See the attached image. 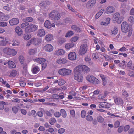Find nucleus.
<instances>
[{
	"mask_svg": "<svg viewBox=\"0 0 134 134\" xmlns=\"http://www.w3.org/2000/svg\"><path fill=\"white\" fill-rule=\"evenodd\" d=\"M19 59L20 63L23 64L24 63V57L23 56H20L19 57Z\"/></svg>",
	"mask_w": 134,
	"mask_h": 134,
	"instance_id": "3c124183",
	"label": "nucleus"
},
{
	"mask_svg": "<svg viewBox=\"0 0 134 134\" xmlns=\"http://www.w3.org/2000/svg\"><path fill=\"white\" fill-rule=\"evenodd\" d=\"M44 25L45 27L48 29H50L51 27H54L55 26L54 23H51L50 21L48 20H47L45 21L44 23Z\"/></svg>",
	"mask_w": 134,
	"mask_h": 134,
	"instance_id": "9b49d317",
	"label": "nucleus"
},
{
	"mask_svg": "<svg viewBox=\"0 0 134 134\" xmlns=\"http://www.w3.org/2000/svg\"><path fill=\"white\" fill-rule=\"evenodd\" d=\"M120 14L118 13H116L113 15V21H116L118 24H120L122 21L121 19L120 18Z\"/></svg>",
	"mask_w": 134,
	"mask_h": 134,
	"instance_id": "1a4fd4ad",
	"label": "nucleus"
},
{
	"mask_svg": "<svg viewBox=\"0 0 134 134\" xmlns=\"http://www.w3.org/2000/svg\"><path fill=\"white\" fill-rule=\"evenodd\" d=\"M72 71L65 68L60 69L58 71V73L60 75L65 76L70 75L71 74Z\"/></svg>",
	"mask_w": 134,
	"mask_h": 134,
	"instance_id": "7ed1b4c3",
	"label": "nucleus"
},
{
	"mask_svg": "<svg viewBox=\"0 0 134 134\" xmlns=\"http://www.w3.org/2000/svg\"><path fill=\"white\" fill-rule=\"evenodd\" d=\"M91 59L88 56H86L85 57V61L87 62L89 64L91 65L93 64V63L91 62Z\"/></svg>",
	"mask_w": 134,
	"mask_h": 134,
	"instance_id": "2f4dec72",
	"label": "nucleus"
},
{
	"mask_svg": "<svg viewBox=\"0 0 134 134\" xmlns=\"http://www.w3.org/2000/svg\"><path fill=\"white\" fill-rule=\"evenodd\" d=\"M129 134H134V129L131 128L128 131Z\"/></svg>",
	"mask_w": 134,
	"mask_h": 134,
	"instance_id": "4d7b16f0",
	"label": "nucleus"
},
{
	"mask_svg": "<svg viewBox=\"0 0 134 134\" xmlns=\"http://www.w3.org/2000/svg\"><path fill=\"white\" fill-rule=\"evenodd\" d=\"M113 98L114 102L116 105L122 106L123 104V101L122 99L120 97L114 96Z\"/></svg>",
	"mask_w": 134,
	"mask_h": 134,
	"instance_id": "6e6552de",
	"label": "nucleus"
},
{
	"mask_svg": "<svg viewBox=\"0 0 134 134\" xmlns=\"http://www.w3.org/2000/svg\"><path fill=\"white\" fill-rule=\"evenodd\" d=\"M49 16L50 19L53 20H58L60 18V15L57 12L54 10L50 13Z\"/></svg>",
	"mask_w": 134,
	"mask_h": 134,
	"instance_id": "f03ea898",
	"label": "nucleus"
},
{
	"mask_svg": "<svg viewBox=\"0 0 134 134\" xmlns=\"http://www.w3.org/2000/svg\"><path fill=\"white\" fill-rule=\"evenodd\" d=\"M71 115L72 117H74L75 116V112L74 110H71L70 112Z\"/></svg>",
	"mask_w": 134,
	"mask_h": 134,
	"instance_id": "0e129e2a",
	"label": "nucleus"
},
{
	"mask_svg": "<svg viewBox=\"0 0 134 134\" xmlns=\"http://www.w3.org/2000/svg\"><path fill=\"white\" fill-rule=\"evenodd\" d=\"M130 126L129 125H126L125 126L123 129L124 131L125 132L127 131L130 128Z\"/></svg>",
	"mask_w": 134,
	"mask_h": 134,
	"instance_id": "13d9d810",
	"label": "nucleus"
},
{
	"mask_svg": "<svg viewBox=\"0 0 134 134\" xmlns=\"http://www.w3.org/2000/svg\"><path fill=\"white\" fill-rule=\"evenodd\" d=\"M106 96V95H102V94H100L98 96V98L99 99H103Z\"/></svg>",
	"mask_w": 134,
	"mask_h": 134,
	"instance_id": "052dcab7",
	"label": "nucleus"
},
{
	"mask_svg": "<svg viewBox=\"0 0 134 134\" xmlns=\"http://www.w3.org/2000/svg\"><path fill=\"white\" fill-rule=\"evenodd\" d=\"M65 83V81L63 79H59L58 85H62Z\"/></svg>",
	"mask_w": 134,
	"mask_h": 134,
	"instance_id": "09e8293b",
	"label": "nucleus"
},
{
	"mask_svg": "<svg viewBox=\"0 0 134 134\" xmlns=\"http://www.w3.org/2000/svg\"><path fill=\"white\" fill-rule=\"evenodd\" d=\"M97 120L98 121L99 123H103L104 120V118L100 116L97 117Z\"/></svg>",
	"mask_w": 134,
	"mask_h": 134,
	"instance_id": "c9c22d12",
	"label": "nucleus"
},
{
	"mask_svg": "<svg viewBox=\"0 0 134 134\" xmlns=\"http://www.w3.org/2000/svg\"><path fill=\"white\" fill-rule=\"evenodd\" d=\"M74 34L73 32L72 31H68L66 34L65 35V37H70Z\"/></svg>",
	"mask_w": 134,
	"mask_h": 134,
	"instance_id": "f704fd0d",
	"label": "nucleus"
},
{
	"mask_svg": "<svg viewBox=\"0 0 134 134\" xmlns=\"http://www.w3.org/2000/svg\"><path fill=\"white\" fill-rule=\"evenodd\" d=\"M61 115L64 118H65L66 117V113L65 110L64 109H61L60 110Z\"/></svg>",
	"mask_w": 134,
	"mask_h": 134,
	"instance_id": "cd10ccee",
	"label": "nucleus"
},
{
	"mask_svg": "<svg viewBox=\"0 0 134 134\" xmlns=\"http://www.w3.org/2000/svg\"><path fill=\"white\" fill-rule=\"evenodd\" d=\"M55 116L56 117L58 118L61 116L60 112H56L54 113Z\"/></svg>",
	"mask_w": 134,
	"mask_h": 134,
	"instance_id": "338daca9",
	"label": "nucleus"
},
{
	"mask_svg": "<svg viewBox=\"0 0 134 134\" xmlns=\"http://www.w3.org/2000/svg\"><path fill=\"white\" fill-rule=\"evenodd\" d=\"M110 19L109 18H107L106 19V20L105 22H102V23H103V24L101 23V24H103V25H106L110 23Z\"/></svg>",
	"mask_w": 134,
	"mask_h": 134,
	"instance_id": "72a5a7b5",
	"label": "nucleus"
},
{
	"mask_svg": "<svg viewBox=\"0 0 134 134\" xmlns=\"http://www.w3.org/2000/svg\"><path fill=\"white\" fill-rule=\"evenodd\" d=\"M38 26L37 25H31L27 27L25 30V31L31 32L35 31L36 30Z\"/></svg>",
	"mask_w": 134,
	"mask_h": 134,
	"instance_id": "0eeeda50",
	"label": "nucleus"
},
{
	"mask_svg": "<svg viewBox=\"0 0 134 134\" xmlns=\"http://www.w3.org/2000/svg\"><path fill=\"white\" fill-rule=\"evenodd\" d=\"M71 21V19L68 18H66L64 20V21L66 23H68L69 22H70Z\"/></svg>",
	"mask_w": 134,
	"mask_h": 134,
	"instance_id": "69168bd1",
	"label": "nucleus"
},
{
	"mask_svg": "<svg viewBox=\"0 0 134 134\" xmlns=\"http://www.w3.org/2000/svg\"><path fill=\"white\" fill-rule=\"evenodd\" d=\"M29 25V23L27 22L23 23L21 25V27L22 28L24 29L26 26Z\"/></svg>",
	"mask_w": 134,
	"mask_h": 134,
	"instance_id": "37998d69",
	"label": "nucleus"
},
{
	"mask_svg": "<svg viewBox=\"0 0 134 134\" xmlns=\"http://www.w3.org/2000/svg\"><path fill=\"white\" fill-rule=\"evenodd\" d=\"M86 115V112L84 110H82L81 112V116L83 118H84Z\"/></svg>",
	"mask_w": 134,
	"mask_h": 134,
	"instance_id": "864d4df0",
	"label": "nucleus"
},
{
	"mask_svg": "<svg viewBox=\"0 0 134 134\" xmlns=\"http://www.w3.org/2000/svg\"><path fill=\"white\" fill-rule=\"evenodd\" d=\"M78 39V37L77 36H75L73 37L71 40V41L72 42H76L77 41Z\"/></svg>",
	"mask_w": 134,
	"mask_h": 134,
	"instance_id": "5fc2aeb1",
	"label": "nucleus"
},
{
	"mask_svg": "<svg viewBox=\"0 0 134 134\" xmlns=\"http://www.w3.org/2000/svg\"><path fill=\"white\" fill-rule=\"evenodd\" d=\"M11 101L13 102H18L19 103L20 102V101L19 99L18 98H13V99Z\"/></svg>",
	"mask_w": 134,
	"mask_h": 134,
	"instance_id": "774afa93",
	"label": "nucleus"
},
{
	"mask_svg": "<svg viewBox=\"0 0 134 134\" xmlns=\"http://www.w3.org/2000/svg\"><path fill=\"white\" fill-rule=\"evenodd\" d=\"M65 131V129L63 128L59 129L58 130V132L59 133L62 134Z\"/></svg>",
	"mask_w": 134,
	"mask_h": 134,
	"instance_id": "6e6d98bb",
	"label": "nucleus"
},
{
	"mask_svg": "<svg viewBox=\"0 0 134 134\" xmlns=\"http://www.w3.org/2000/svg\"><path fill=\"white\" fill-rule=\"evenodd\" d=\"M65 52L62 49H59L56 51L55 52V54L57 55H63L64 54Z\"/></svg>",
	"mask_w": 134,
	"mask_h": 134,
	"instance_id": "412c9836",
	"label": "nucleus"
},
{
	"mask_svg": "<svg viewBox=\"0 0 134 134\" xmlns=\"http://www.w3.org/2000/svg\"><path fill=\"white\" fill-rule=\"evenodd\" d=\"M56 122V120L54 118H52L49 120V123L50 124L52 125H53L54 123Z\"/></svg>",
	"mask_w": 134,
	"mask_h": 134,
	"instance_id": "a19ab883",
	"label": "nucleus"
},
{
	"mask_svg": "<svg viewBox=\"0 0 134 134\" xmlns=\"http://www.w3.org/2000/svg\"><path fill=\"white\" fill-rule=\"evenodd\" d=\"M92 83L94 84H98L99 83V81L98 79L94 77L93 82Z\"/></svg>",
	"mask_w": 134,
	"mask_h": 134,
	"instance_id": "49530a36",
	"label": "nucleus"
},
{
	"mask_svg": "<svg viewBox=\"0 0 134 134\" xmlns=\"http://www.w3.org/2000/svg\"><path fill=\"white\" fill-rule=\"evenodd\" d=\"M9 18V16L8 15H5L4 14L2 17H0V21H5L8 20Z\"/></svg>",
	"mask_w": 134,
	"mask_h": 134,
	"instance_id": "b1692460",
	"label": "nucleus"
},
{
	"mask_svg": "<svg viewBox=\"0 0 134 134\" xmlns=\"http://www.w3.org/2000/svg\"><path fill=\"white\" fill-rule=\"evenodd\" d=\"M74 79L79 82H82L83 80V77L81 74V73L75 68L74 70Z\"/></svg>",
	"mask_w": 134,
	"mask_h": 134,
	"instance_id": "f257e3e1",
	"label": "nucleus"
},
{
	"mask_svg": "<svg viewBox=\"0 0 134 134\" xmlns=\"http://www.w3.org/2000/svg\"><path fill=\"white\" fill-rule=\"evenodd\" d=\"M96 2V0H90L86 4V7L89 8L94 5Z\"/></svg>",
	"mask_w": 134,
	"mask_h": 134,
	"instance_id": "4468645a",
	"label": "nucleus"
},
{
	"mask_svg": "<svg viewBox=\"0 0 134 134\" xmlns=\"http://www.w3.org/2000/svg\"><path fill=\"white\" fill-rule=\"evenodd\" d=\"M43 49L46 51L49 52L52 51L53 49L52 46L50 44H47L44 46Z\"/></svg>",
	"mask_w": 134,
	"mask_h": 134,
	"instance_id": "2eb2a0df",
	"label": "nucleus"
},
{
	"mask_svg": "<svg viewBox=\"0 0 134 134\" xmlns=\"http://www.w3.org/2000/svg\"><path fill=\"white\" fill-rule=\"evenodd\" d=\"M9 67L10 68H15L16 67L15 63L13 61H8V62Z\"/></svg>",
	"mask_w": 134,
	"mask_h": 134,
	"instance_id": "393cba45",
	"label": "nucleus"
},
{
	"mask_svg": "<svg viewBox=\"0 0 134 134\" xmlns=\"http://www.w3.org/2000/svg\"><path fill=\"white\" fill-rule=\"evenodd\" d=\"M10 24L12 26L17 25L19 23V20L17 18H13L9 21Z\"/></svg>",
	"mask_w": 134,
	"mask_h": 134,
	"instance_id": "ddd939ff",
	"label": "nucleus"
},
{
	"mask_svg": "<svg viewBox=\"0 0 134 134\" xmlns=\"http://www.w3.org/2000/svg\"><path fill=\"white\" fill-rule=\"evenodd\" d=\"M16 71L15 70L12 71L10 74V76L11 77H14L16 74Z\"/></svg>",
	"mask_w": 134,
	"mask_h": 134,
	"instance_id": "ea45409f",
	"label": "nucleus"
},
{
	"mask_svg": "<svg viewBox=\"0 0 134 134\" xmlns=\"http://www.w3.org/2000/svg\"><path fill=\"white\" fill-rule=\"evenodd\" d=\"M13 112L15 114H16L18 112V109L15 106H14L12 108Z\"/></svg>",
	"mask_w": 134,
	"mask_h": 134,
	"instance_id": "8fccbe9b",
	"label": "nucleus"
},
{
	"mask_svg": "<svg viewBox=\"0 0 134 134\" xmlns=\"http://www.w3.org/2000/svg\"><path fill=\"white\" fill-rule=\"evenodd\" d=\"M35 51L34 49H30L29 50V53L30 55H33L35 54Z\"/></svg>",
	"mask_w": 134,
	"mask_h": 134,
	"instance_id": "c03bdc74",
	"label": "nucleus"
},
{
	"mask_svg": "<svg viewBox=\"0 0 134 134\" xmlns=\"http://www.w3.org/2000/svg\"><path fill=\"white\" fill-rule=\"evenodd\" d=\"M120 122L118 121H116L114 124V127L115 128H117L120 126Z\"/></svg>",
	"mask_w": 134,
	"mask_h": 134,
	"instance_id": "de8ad7c7",
	"label": "nucleus"
},
{
	"mask_svg": "<svg viewBox=\"0 0 134 134\" xmlns=\"http://www.w3.org/2000/svg\"><path fill=\"white\" fill-rule=\"evenodd\" d=\"M104 9H102L100 10L99 12L97 13L95 16V18L96 19H98L102 14L104 11Z\"/></svg>",
	"mask_w": 134,
	"mask_h": 134,
	"instance_id": "bb28decb",
	"label": "nucleus"
},
{
	"mask_svg": "<svg viewBox=\"0 0 134 134\" xmlns=\"http://www.w3.org/2000/svg\"><path fill=\"white\" fill-rule=\"evenodd\" d=\"M53 38V36L52 34H48L45 36V40L49 42L51 41Z\"/></svg>",
	"mask_w": 134,
	"mask_h": 134,
	"instance_id": "aec40b11",
	"label": "nucleus"
},
{
	"mask_svg": "<svg viewBox=\"0 0 134 134\" xmlns=\"http://www.w3.org/2000/svg\"><path fill=\"white\" fill-rule=\"evenodd\" d=\"M3 51L5 54L12 55H14L17 53L15 49H10L8 48H4Z\"/></svg>",
	"mask_w": 134,
	"mask_h": 134,
	"instance_id": "423d86ee",
	"label": "nucleus"
},
{
	"mask_svg": "<svg viewBox=\"0 0 134 134\" xmlns=\"http://www.w3.org/2000/svg\"><path fill=\"white\" fill-rule=\"evenodd\" d=\"M57 62L58 64L65 63H66L67 60L64 58L59 59H57Z\"/></svg>",
	"mask_w": 134,
	"mask_h": 134,
	"instance_id": "a878e982",
	"label": "nucleus"
},
{
	"mask_svg": "<svg viewBox=\"0 0 134 134\" xmlns=\"http://www.w3.org/2000/svg\"><path fill=\"white\" fill-rule=\"evenodd\" d=\"M128 21L129 23H133L134 22V18L132 16H131L129 17Z\"/></svg>",
	"mask_w": 134,
	"mask_h": 134,
	"instance_id": "e433bc0d",
	"label": "nucleus"
},
{
	"mask_svg": "<svg viewBox=\"0 0 134 134\" xmlns=\"http://www.w3.org/2000/svg\"><path fill=\"white\" fill-rule=\"evenodd\" d=\"M68 59L71 60H75L76 58V55L74 52H70L68 55Z\"/></svg>",
	"mask_w": 134,
	"mask_h": 134,
	"instance_id": "f8f14e48",
	"label": "nucleus"
},
{
	"mask_svg": "<svg viewBox=\"0 0 134 134\" xmlns=\"http://www.w3.org/2000/svg\"><path fill=\"white\" fill-rule=\"evenodd\" d=\"M9 4H7L5 6L3 7V9L8 12L10 11L11 10V8L9 7Z\"/></svg>",
	"mask_w": 134,
	"mask_h": 134,
	"instance_id": "58836bf2",
	"label": "nucleus"
},
{
	"mask_svg": "<svg viewBox=\"0 0 134 134\" xmlns=\"http://www.w3.org/2000/svg\"><path fill=\"white\" fill-rule=\"evenodd\" d=\"M75 68L81 73H82V72L84 73H87L90 70V69L88 67L83 65L80 66H77Z\"/></svg>",
	"mask_w": 134,
	"mask_h": 134,
	"instance_id": "20e7f679",
	"label": "nucleus"
},
{
	"mask_svg": "<svg viewBox=\"0 0 134 134\" xmlns=\"http://www.w3.org/2000/svg\"><path fill=\"white\" fill-rule=\"evenodd\" d=\"M123 130V126H119L118 128L117 131L119 133H121L122 132Z\"/></svg>",
	"mask_w": 134,
	"mask_h": 134,
	"instance_id": "603ef678",
	"label": "nucleus"
},
{
	"mask_svg": "<svg viewBox=\"0 0 134 134\" xmlns=\"http://www.w3.org/2000/svg\"><path fill=\"white\" fill-rule=\"evenodd\" d=\"M45 32L44 30L42 29H39L37 32V35L40 37H42L45 35Z\"/></svg>",
	"mask_w": 134,
	"mask_h": 134,
	"instance_id": "f3484780",
	"label": "nucleus"
},
{
	"mask_svg": "<svg viewBox=\"0 0 134 134\" xmlns=\"http://www.w3.org/2000/svg\"><path fill=\"white\" fill-rule=\"evenodd\" d=\"M34 9L33 8H29L28 11V12L31 14L34 13Z\"/></svg>",
	"mask_w": 134,
	"mask_h": 134,
	"instance_id": "e2e57ef3",
	"label": "nucleus"
},
{
	"mask_svg": "<svg viewBox=\"0 0 134 134\" xmlns=\"http://www.w3.org/2000/svg\"><path fill=\"white\" fill-rule=\"evenodd\" d=\"M16 33L18 35L20 36L23 34V32L19 26H17L15 29Z\"/></svg>",
	"mask_w": 134,
	"mask_h": 134,
	"instance_id": "a211bd4d",
	"label": "nucleus"
},
{
	"mask_svg": "<svg viewBox=\"0 0 134 134\" xmlns=\"http://www.w3.org/2000/svg\"><path fill=\"white\" fill-rule=\"evenodd\" d=\"M118 29L116 27H115L113 30L111 31V33L113 35H115L118 32Z\"/></svg>",
	"mask_w": 134,
	"mask_h": 134,
	"instance_id": "4c0bfd02",
	"label": "nucleus"
},
{
	"mask_svg": "<svg viewBox=\"0 0 134 134\" xmlns=\"http://www.w3.org/2000/svg\"><path fill=\"white\" fill-rule=\"evenodd\" d=\"M47 63H43L42 64V70H44L47 66Z\"/></svg>",
	"mask_w": 134,
	"mask_h": 134,
	"instance_id": "680f3d73",
	"label": "nucleus"
},
{
	"mask_svg": "<svg viewBox=\"0 0 134 134\" xmlns=\"http://www.w3.org/2000/svg\"><path fill=\"white\" fill-rule=\"evenodd\" d=\"M46 61L45 59L42 58H38L36 60L37 62L40 64Z\"/></svg>",
	"mask_w": 134,
	"mask_h": 134,
	"instance_id": "473e14b6",
	"label": "nucleus"
},
{
	"mask_svg": "<svg viewBox=\"0 0 134 134\" xmlns=\"http://www.w3.org/2000/svg\"><path fill=\"white\" fill-rule=\"evenodd\" d=\"M129 25L126 22H123L121 25L122 31L124 33H126L129 31Z\"/></svg>",
	"mask_w": 134,
	"mask_h": 134,
	"instance_id": "9d476101",
	"label": "nucleus"
},
{
	"mask_svg": "<svg viewBox=\"0 0 134 134\" xmlns=\"http://www.w3.org/2000/svg\"><path fill=\"white\" fill-rule=\"evenodd\" d=\"M71 29L74 30L75 31L78 32H80L81 31L80 28L75 25H73L71 27Z\"/></svg>",
	"mask_w": 134,
	"mask_h": 134,
	"instance_id": "4be33fe9",
	"label": "nucleus"
},
{
	"mask_svg": "<svg viewBox=\"0 0 134 134\" xmlns=\"http://www.w3.org/2000/svg\"><path fill=\"white\" fill-rule=\"evenodd\" d=\"M94 77L93 76L90 75H88L86 77V79L88 81L92 83L93 81V79L94 78Z\"/></svg>",
	"mask_w": 134,
	"mask_h": 134,
	"instance_id": "c85d7f7f",
	"label": "nucleus"
},
{
	"mask_svg": "<svg viewBox=\"0 0 134 134\" xmlns=\"http://www.w3.org/2000/svg\"><path fill=\"white\" fill-rule=\"evenodd\" d=\"M132 63L131 60H130L127 63L126 66L127 67L129 68L130 69H132V68L131 66L132 65Z\"/></svg>",
	"mask_w": 134,
	"mask_h": 134,
	"instance_id": "79ce46f5",
	"label": "nucleus"
},
{
	"mask_svg": "<svg viewBox=\"0 0 134 134\" xmlns=\"http://www.w3.org/2000/svg\"><path fill=\"white\" fill-rule=\"evenodd\" d=\"M74 46V44L73 43H68L66 44L65 46L66 48L69 49L70 48L73 47Z\"/></svg>",
	"mask_w": 134,
	"mask_h": 134,
	"instance_id": "7c9ffc66",
	"label": "nucleus"
},
{
	"mask_svg": "<svg viewBox=\"0 0 134 134\" xmlns=\"http://www.w3.org/2000/svg\"><path fill=\"white\" fill-rule=\"evenodd\" d=\"M114 10V8L112 6H110L107 7L105 13L107 14L113 13Z\"/></svg>",
	"mask_w": 134,
	"mask_h": 134,
	"instance_id": "6ab92c4d",
	"label": "nucleus"
},
{
	"mask_svg": "<svg viewBox=\"0 0 134 134\" xmlns=\"http://www.w3.org/2000/svg\"><path fill=\"white\" fill-rule=\"evenodd\" d=\"M93 117L91 116L87 115L86 117V119L88 121L91 122L93 120Z\"/></svg>",
	"mask_w": 134,
	"mask_h": 134,
	"instance_id": "a18cd8bd",
	"label": "nucleus"
},
{
	"mask_svg": "<svg viewBox=\"0 0 134 134\" xmlns=\"http://www.w3.org/2000/svg\"><path fill=\"white\" fill-rule=\"evenodd\" d=\"M23 20L24 21L31 22L33 21V18L31 17H29L25 18Z\"/></svg>",
	"mask_w": 134,
	"mask_h": 134,
	"instance_id": "c756f323",
	"label": "nucleus"
},
{
	"mask_svg": "<svg viewBox=\"0 0 134 134\" xmlns=\"http://www.w3.org/2000/svg\"><path fill=\"white\" fill-rule=\"evenodd\" d=\"M7 43V41L5 39H4L3 37H0V46H5Z\"/></svg>",
	"mask_w": 134,
	"mask_h": 134,
	"instance_id": "dca6fc26",
	"label": "nucleus"
},
{
	"mask_svg": "<svg viewBox=\"0 0 134 134\" xmlns=\"http://www.w3.org/2000/svg\"><path fill=\"white\" fill-rule=\"evenodd\" d=\"M40 70L39 67L37 66H35L32 69V71L33 73L36 74L39 72Z\"/></svg>",
	"mask_w": 134,
	"mask_h": 134,
	"instance_id": "5701e85b",
	"label": "nucleus"
},
{
	"mask_svg": "<svg viewBox=\"0 0 134 134\" xmlns=\"http://www.w3.org/2000/svg\"><path fill=\"white\" fill-rule=\"evenodd\" d=\"M31 115L35 117L37 116V113L34 110H32L31 111Z\"/></svg>",
	"mask_w": 134,
	"mask_h": 134,
	"instance_id": "bf43d9fd",
	"label": "nucleus"
},
{
	"mask_svg": "<svg viewBox=\"0 0 134 134\" xmlns=\"http://www.w3.org/2000/svg\"><path fill=\"white\" fill-rule=\"evenodd\" d=\"M87 44H82L80 46L79 52V54L81 55H84L87 52Z\"/></svg>",
	"mask_w": 134,
	"mask_h": 134,
	"instance_id": "39448f33",
	"label": "nucleus"
}]
</instances>
